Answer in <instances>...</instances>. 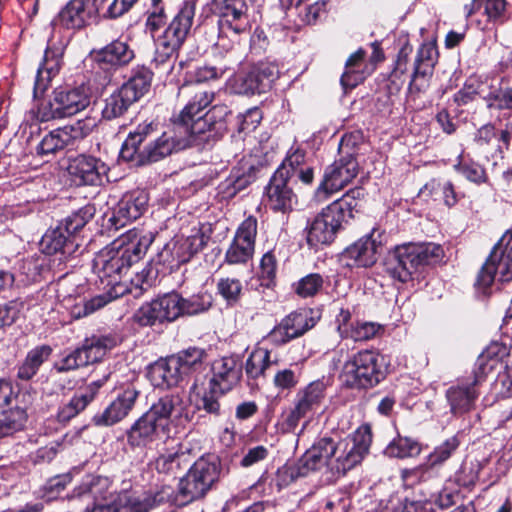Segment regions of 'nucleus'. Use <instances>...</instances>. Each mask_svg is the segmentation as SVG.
<instances>
[{
    "mask_svg": "<svg viewBox=\"0 0 512 512\" xmlns=\"http://www.w3.org/2000/svg\"><path fill=\"white\" fill-rule=\"evenodd\" d=\"M41 250L45 254H62L70 255L75 252L77 244L74 239L69 236L62 225H58L53 229H49L40 241Z\"/></svg>",
    "mask_w": 512,
    "mask_h": 512,
    "instance_id": "35",
    "label": "nucleus"
},
{
    "mask_svg": "<svg viewBox=\"0 0 512 512\" xmlns=\"http://www.w3.org/2000/svg\"><path fill=\"white\" fill-rule=\"evenodd\" d=\"M175 361L170 356L156 361L149 367L148 377L153 386L166 389L176 386L183 379V375Z\"/></svg>",
    "mask_w": 512,
    "mask_h": 512,
    "instance_id": "30",
    "label": "nucleus"
},
{
    "mask_svg": "<svg viewBox=\"0 0 512 512\" xmlns=\"http://www.w3.org/2000/svg\"><path fill=\"white\" fill-rule=\"evenodd\" d=\"M511 240L512 233L506 232L495 245L478 274V287L486 290L493 283L496 274L499 275L500 281L512 280V244L509 245Z\"/></svg>",
    "mask_w": 512,
    "mask_h": 512,
    "instance_id": "12",
    "label": "nucleus"
},
{
    "mask_svg": "<svg viewBox=\"0 0 512 512\" xmlns=\"http://www.w3.org/2000/svg\"><path fill=\"white\" fill-rule=\"evenodd\" d=\"M148 195L145 191H132L125 194L113 210L109 218L111 226L116 230L138 219L146 210Z\"/></svg>",
    "mask_w": 512,
    "mask_h": 512,
    "instance_id": "20",
    "label": "nucleus"
},
{
    "mask_svg": "<svg viewBox=\"0 0 512 512\" xmlns=\"http://www.w3.org/2000/svg\"><path fill=\"white\" fill-rule=\"evenodd\" d=\"M151 81L152 72L144 66H138L132 70L129 80L121 88L136 102L149 91Z\"/></svg>",
    "mask_w": 512,
    "mask_h": 512,
    "instance_id": "39",
    "label": "nucleus"
},
{
    "mask_svg": "<svg viewBox=\"0 0 512 512\" xmlns=\"http://www.w3.org/2000/svg\"><path fill=\"white\" fill-rule=\"evenodd\" d=\"M212 373L209 381L211 391L224 394L239 381L241 370L234 358L223 357L213 362Z\"/></svg>",
    "mask_w": 512,
    "mask_h": 512,
    "instance_id": "28",
    "label": "nucleus"
},
{
    "mask_svg": "<svg viewBox=\"0 0 512 512\" xmlns=\"http://www.w3.org/2000/svg\"><path fill=\"white\" fill-rule=\"evenodd\" d=\"M152 132L151 123L139 125L135 131L130 132L120 150V158L136 166L145 165L144 148L141 149L140 146Z\"/></svg>",
    "mask_w": 512,
    "mask_h": 512,
    "instance_id": "29",
    "label": "nucleus"
},
{
    "mask_svg": "<svg viewBox=\"0 0 512 512\" xmlns=\"http://www.w3.org/2000/svg\"><path fill=\"white\" fill-rule=\"evenodd\" d=\"M421 194L439 196L448 207L454 206L458 201L452 182L445 179H431L421 189Z\"/></svg>",
    "mask_w": 512,
    "mask_h": 512,
    "instance_id": "43",
    "label": "nucleus"
},
{
    "mask_svg": "<svg viewBox=\"0 0 512 512\" xmlns=\"http://www.w3.org/2000/svg\"><path fill=\"white\" fill-rule=\"evenodd\" d=\"M421 452V445L409 437L398 436L385 449V454L390 457L406 458L415 457Z\"/></svg>",
    "mask_w": 512,
    "mask_h": 512,
    "instance_id": "48",
    "label": "nucleus"
},
{
    "mask_svg": "<svg viewBox=\"0 0 512 512\" xmlns=\"http://www.w3.org/2000/svg\"><path fill=\"white\" fill-rule=\"evenodd\" d=\"M179 94L189 97V100L180 112L175 126L180 134L193 140L194 135L204 132L207 126L204 110L211 104L214 93L194 84H185L180 88Z\"/></svg>",
    "mask_w": 512,
    "mask_h": 512,
    "instance_id": "9",
    "label": "nucleus"
},
{
    "mask_svg": "<svg viewBox=\"0 0 512 512\" xmlns=\"http://www.w3.org/2000/svg\"><path fill=\"white\" fill-rule=\"evenodd\" d=\"M222 30L229 29L240 34L248 28L247 4L245 0H214Z\"/></svg>",
    "mask_w": 512,
    "mask_h": 512,
    "instance_id": "23",
    "label": "nucleus"
},
{
    "mask_svg": "<svg viewBox=\"0 0 512 512\" xmlns=\"http://www.w3.org/2000/svg\"><path fill=\"white\" fill-rule=\"evenodd\" d=\"M195 16V3L185 1L164 32L156 39L155 65L161 72L169 74L174 68V59L191 32Z\"/></svg>",
    "mask_w": 512,
    "mask_h": 512,
    "instance_id": "6",
    "label": "nucleus"
},
{
    "mask_svg": "<svg viewBox=\"0 0 512 512\" xmlns=\"http://www.w3.org/2000/svg\"><path fill=\"white\" fill-rule=\"evenodd\" d=\"M443 248L435 243H406L395 247L386 261V272L401 283L408 282L427 266L440 262Z\"/></svg>",
    "mask_w": 512,
    "mask_h": 512,
    "instance_id": "5",
    "label": "nucleus"
},
{
    "mask_svg": "<svg viewBox=\"0 0 512 512\" xmlns=\"http://www.w3.org/2000/svg\"><path fill=\"white\" fill-rule=\"evenodd\" d=\"M94 123L89 125L78 121L73 125H67L55 129L46 134L37 146V153L42 156L54 155L58 151L73 145L75 140L83 138L91 131Z\"/></svg>",
    "mask_w": 512,
    "mask_h": 512,
    "instance_id": "15",
    "label": "nucleus"
},
{
    "mask_svg": "<svg viewBox=\"0 0 512 512\" xmlns=\"http://www.w3.org/2000/svg\"><path fill=\"white\" fill-rule=\"evenodd\" d=\"M106 0H70L59 12L58 21L67 29H79L94 19Z\"/></svg>",
    "mask_w": 512,
    "mask_h": 512,
    "instance_id": "17",
    "label": "nucleus"
},
{
    "mask_svg": "<svg viewBox=\"0 0 512 512\" xmlns=\"http://www.w3.org/2000/svg\"><path fill=\"white\" fill-rule=\"evenodd\" d=\"M372 443L371 427L361 425L353 434L339 440L323 437L300 458L298 473L321 472L331 476L345 475L362 462Z\"/></svg>",
    "mask_w": 512,
    "mask_h": 512,
    "instance_id": "1",
    "label": "nucleus"
},
{
    "mask_svg": "<svg viewBox=\"0 0 512 512\" xmlns=\"http://www.w3.org/2000/svg\"><path fill=\"white\" fill-rule=\"evenodd\" d=\"M500 349L498 344H493L478 357L473 383L469 385H458L448 389L446 396L453 414L461 415L473 408L474 402L478 397L475 386L480 383L486 374L496 368L499 362L497 353Z\"/></svg>",
    "mask_w": 512,
    "mask_h": 512,
    "instance_id": "11",
    "label": "nucleus"
},
{
    "mask_svg": "<svg viewBox=\"0 0 512 512\" xmlns=\"http://www.w3.org/2000/svg\"><path fill=\"white\" fill-rule=\"evenodd\" d=\"M254 68L248 72L238 73L231 80V87L237 94L252 95L265 92Z\"/></svg>",
    "mask_w": 512,
    "mask_h": 512,
    "instance_id": "45",
    "label": "nucleus"
},
{
    "mask_svg": "<svg viewBox=\"0 0 512 512\" xmlns=\"http://www.w3.org/2000/svg\"><path fill=\"white\" fill-rule=\"evenodd\" d=\"M67 170L78 184L98 185L108 169L101 160L93 156L78 155L70 160Z\"/></svg>",
    "mask_w": 512,
    "mask_h": 512,
    "instance_id": "25",
    "label": "nucleus"
},
{
    "mask_svg": "<svg viewBox=\"0 0 512 512\" xmlns=\"http://www.w3.org/2000/svg\"><path fill=\"white\" fill-rule=\"evenodd\" d=\"M211 305V295H193L188 299L182 297L181 310H183V316L195 315L207 311L211 307Z\"/></svg>",
    "mask_w": 512,
    "mask_h": 512,
    "instance_id": "53",
    "label": "nucleus"
},
{
    "mask_svg": "<svg viewBox=\"0 0 512 512\" xmlns=\"http://www.w3.org/2000/svg\"><path fill=\"white\" fill-rule=\"evenodd\" d=\"M192 140L185 134H180L176 127L173 132H164L155 141L144 147V159L147 163L157 162L178 151L189 147Z\"/></svg>",
    "mask_w": 512,
    "mask_h": 512,
    "instance_id": "24",
    "label": "nucleus"
},
{
    "mask_svg": "<svg viewBox=\"0 0 512 512\" xmlns=\"http://www.w3.org/2000/svg\"><path fill=\"white\" fill-rule=\"evenodd\" d=\"M437 52L433 44L421 45L414 63V70L409 83L410 93H419L428 87Z\"/></svg>",
    "mask_w": 512,
    "mask_h": 512,
    "instance_id": "27",
    "label": "nucleus"
},
{
    "mask_svg": "<svg viewBox=\"0 0 512 512\" xmlns=\"http://www.w3.org/2000/svg\"><path fill=\"white\" fill-rule=\"evenodd\" d=\"M27 419L25 407H13L0 413V437L21 429Z\"/></svg>",
    "mask_w": 512,
    "mask_h": 512,
    "instance_id": "46",
    "label": "nucleus"
},
{
    "mask_svg": "<svg viewBox=\"0 0 512 512\" xmlns=\"http://www.w3.org/2000/svg\"><path fill=\"white\" fill-rule=\"evenodd\" d=\"M335 213V206H327L314 218L307 233V242L310 246L317 247L333 242L342 224Z\"/></svg>",
    "mask_w": 512,
    "mask_h": 512,
    "instance_id": "19",
    "label": "nucleus"
},
{
    "mask_svg": "<svg viewBox=\"0 0 512 512\" xmlns=\"http://www.w3.org/2000/svg\"><path fill=\"white\" fill-rule=\"evenodd\" d=\"M364 57L365 51L359 49L347 59L345 71L340 80L344 90L353 89L363 82L374 70V63L382 59L381 52L376 47L371 57V63H366Z\"/></svg>",
    "mask_w": 512,
    "mask_h": 512,
    "instance_id": "21",
    "label": "nucleus"
},
{
    "mask_svg": "<svg viewBox=\"0 0 512 512\" xmlns=\"http://www.w3.org/2000/svg\"><path fill=\"white\" fill-rule=\"evenodd\" d=\"M205 244V236L200 229H193L189 236L177 239L172 247V255L177 265L189 261Z\"/></svg>",
    "mask_w": 512,
    "mask_h": 512,
    "instance_id": "36",
    "label": "nucleus"
},
{
    "mask_svg": "<svg viewBox=\"0 0 512 512\" xmlns=\"http://www.w3.org/2000/svg\"><path fill=\"white\" fill-rule=\"evenodd\" d=\"M109 481L100 476H88L73 492V497H88L93 500L84 512H149L163 503L169 493L164 489L155 493L132 494L119 492L108 497Z\"/></svg>",
    "mask_w": 512,
    "mask_h": 512,
    "instance_id": "2",
    "label": "nucleus"
},
{
    "mask_svg": "<svg viewBox=\"0 0 512 512\" xmlns=\"http://www.w3.org/2000/svg\"><path fill=\"white\" fill-rule=\"evenodd\" d=\"M181 456L180 449L178 447H172L161 452L154 460L153 465L160 473H174L180 467Z\"/></svg>",
    "mask_w": 512,
    "mask_h": 512,
    "instance_id": "51",
    "label": "nucleus"
},
{
    "mask_svg": "<svg viewBox=\"0 0 512 512\" xmlns=\"http://www.w3.org/2000/svg\"><path fill=\"white\" fill-rule=\"evenodd\" d=\"M189 472L210 489L218 478L219 469L215 460L202 457L193 464Z\"/></svg>",
    "mask_w": 512,
    "mask_h": 512,
    "instance_id": "49",
    "label": "nucleus"
},
{
    "mask_svg": "<svg viewBox=\"0 0 512 512\" xmlns=\"http://www.w3.org/2000/svg\"><path fill=\"white\" fill-rule=\"evenodd\" d=\"M364 197V190L359 187L350 189L341 198L333 201L328 207H334L337 217L343 222L347 217H353V211L357 210L359 202Z\"/></svg>",
    "mask_w": 512,
    "mask_h": 512,
    "instance_id": "42",
    "label": "nucleus"
},
{
    "mask_svg": "<svg viewBox=\"0 0 512 512\" xmlns=\"http://www.w3.org/2000/svg\"><path fill=\"white\" fill-rule=\"evenodd\" d=\"M51 351V348L47 345L32 349L18 369V378L30 380L37 373L40 366L49 358Z\"/></svg>",
    "mask_w": 512,
    "mask_h": 512,
    "instance_id": "40",
    "label": "nucleus"
},
{
    "mask_svg": "<svg viewBox=\"0 0 512 512\" xmlns=\"http://www.w3.org/2000/svg\"><path fill=\"white\" fill-rule=\"evenodd\" d=\"M256 234L257 220L249 216L238 227L225 253L226 262L232 265L247 263L254 254Z\"/></svg>",
    "mask_w": 512,
    "mask_h": 512,
    "instance_id": "14",
    "label": "nucleus"
},
{
    "mask_svg": "<svg viewBox=\"0 0 512 512\" xmlns=\"http://www.w3.org/2000/svg\"><path fill=\"white\" fill-rule=\"evenodd\" d=\"M155 279L156 272L151 266L147 265L131 279L130 285H127V293L133 294L134 297H139L154 284Z\"/></svg>",
    "mask_w": 512,
    "mask_h": 512,
    "instance_id": "52",
    "label": "nucleus"
},
{
    "mask_svg": "<svg viewBox=\"0 0 512 512\" xmlns=\"http://www.w3.org/2000/svg\"><path fill=\"white\" fill-rule=\"evenodd\" d=\"M382 357L373 350H362L347 360L340 374L342 382L351 388H370L384 379Z\"/></svg>",
    "mask_w": 512,
    "mask_h": 512,
    "instance_id": "10",
    "label": "nucleus"
},
{
    "mask_svg": "<svg viewBox=\"0 0 512 512\" xmlns=\"http://www.w3.org/2000/svg\"><path fill=\"white\" fill-rule=\"evenodd\" d=\"M381 233L373 230L369 235L360 238L349 246L342 257L349 267H370L377 260L381 248Z\"/></svg>",
    "mask_w": 512,
    "mask_h": 512,
    "instance_id": "18",
    "label": "nucleus"
},
{
    "mask_svg": "<svg viewBox=\"0 0 512 512\" xmlns=\"http://www.w3.org/2000/svg\"><path fill=\"white\" fill-rule=\"evenodd\" d=\"M506 0H485L484 14L489 21L503 22L506 19Z\"/></svg>",
    "mask_w": 512,
    "mask_h": 512,
    "instance_id": "62",
    "label": "nucleus"
},
{
    "mask_svg": "<svg viewBox=\"0 0 512 512\" xmlns=\"http://www.w3.org/2000/svg\"><path fill=\"white\" fill-rule=\"evenodd\" d=\"M310 309H300L287 315L269 333V339L276 344H284L302 336L315 325Z\"/></svg>",
    "mask_w": 512,
    "mask_h": 512,
    "instance_id": "16",
    "label": "nucleus"
},
{
    "mask_svg": "<svg viewBox=\"0 0 512 512\" xmlns=\"http://www.w3.org/2000/svg\"><path fill=\"white\" fill-rule=\"evenodd\" d=\"M288 182L283 171H276L266 187L267 205L276 212L291 211L297 203V196Z\"/></svg>",
    "mask_w": 512,
    "mask_h": 512,
    "instance_id": "22",
    "label": "nucleus"
},
{
    "mask_svg": "<svg viewBox=\"0 0 512 512\" xmlns=\"http://www.w3.org/2000/svg\"><path fill=\"white\" fill-rule=\"evenodd\" d=\"M272 364L270 352L263 347L255 348L246 360L245 372L249 378L257 379L264 376L265 371Z\"/></svg>",
    "mask_w": 512,
    "mask_h": 512,
    "instance_id": "44",
    "label": "nucleus"
},
{
    "mask_svg": "<svg viewBox=\"0 0 512 512\" xmlns=\"http://www.w3.org/2000/svg\"><path fill=\"white\" fill-rule=\"evenodd\" d=\"M360 132L345 134L339 143V158L329 165L318 187V195L337 192L348 185L358 174V145L362 143Z\"/></svg>",
    "mask_w": 512,
    "mask_h": 512,
    "instance_id": "7",
    "label": "nucleus"
},
{
    "mask_svg": "<svg viewBox=\"0 0 512 512\" xmlns=\"http://www.w3.org/2000/svg\"><path fill=\"white\" fill-rule=\"evenodd\" d=\"M323 286V278L320 274L312 273L301 278L295 285V292L303 298L312 297Z\"/></svg>",
    "mask_w": 512,
    "mask_h": 512,
    "instance_id": "54",
    "label": "nucleus"
},
{
    "mask_svg": "<svg viewBox=\"0 0 512 512\" xmlns=\"http://www.w3.org/2000/svg\"><path fill=\"white\" fill-rule=\"evenodd\" d=\"M90 217L91 214L87 210H80L68 216L60 225H62L69 236L74 239V234L86 225Z\"/></svg>",
    "mask_w": 512,
    "mask_h": 512,
    "instance_id": "60",
    "label": "nucleus"
},
{
    "mask_svg": "<svg viewBox=\"0 0 512 512\" xmlns=\"http://www.w3.org/2000/svg\"><path fill=\"white\" fill-rule=\"evenodd\" d=\"M454 168L471 182L480 184L486 181L485 169L477 163H458L457 165L454 166Z\"/></svg>",
    "mask_w": 512,
    "mask_h": 512,
    "instance_id": "61",
    "label": "nucleus"
},
{
    "mask_svg": "<svg viewBox=\"0 0 512 512\" xmlns=\"http://www.w3.org/2000/svg\"><path fill=\"white\" fill-rule=\"evenodd\" d=\"M134 102L133 98L120 87L105 99L102 115L107 120L118 118L122 116Z\"/></svg>",
    "mask_w": 512,
    "mask_h": 512,
    "instance_id": "41",
    "label": "nucleus"
},
{
    "mask_svg": "<svg viewBox=\"0 0 512 512\" xmlns=\"http://www.w3.org/2000/svg\"><path fill=\"white\" fill-rule=\"evenodd\" d=\"M139 393V390L133 384L129 385L103 413L95 415L93 421L96 425L103 426H110L119 422L132 410Z\"/></svg>",
    "mask_w": 512,
    "mask_h": 512,
    "instance_id": "26",
    "label": "nucleus"
},
{
    "mask_svg": "<svg viewBox=\"0 0 512 512\" xmlns=\"http://www.w3.org/2000/svg\"><path fill=\"white\" fill-rule=\"evenodd\" d=\"M458 446L459 441L457 437L452 436L448 438L441 445L436 447L432 453H430L428 457L429 464L431 466H435L443 463L451 456Z\"/></svg>",
    "mask_w": 512,
    "mask_h": 512,
    "instance_id": "56",
    "label": "nucleus"
},
{
    "mask_svg": "<svg viewBox=\"0 0 512 512\" xmlns=\"http://www.w3.org/2000/svg\"><path fill=\"white\" fill-rule=\"evenodd\" d=\"M91 103L90 89L85 85L60 86L53 90L50 100L38 109V119L46 122L74 116Z\"/></svg>",
    "mask_w": 512,
    "mask_h": 512,
    "instance_id": "8",
    "label": "nucleus"
},
{
    "mask_svg": "<svg viewBox=\"0 0 512 512\" xmlns=\"http://www.w3.org/2000/svg\"><path fill=\"white\" fill-rule=\"evenodd\" d=\"M307 166L305 164V152L299 148L290 153L284 160L282 167L277 171H283L285 176L290 175L294 170Z\"/></svg>",
    "mask_w": 512,
    "mask_h": 512,
    "instance_id": "63",
    "label": "nucleus"
},
{
    "mask_svg": "<svg viewBox=\"0 0 512 512\" xmlns=\"http://www.w3.org/2000/svg\"><path fill=\"white\" fill-rule=\"evenodd\" d=\"M381 326L374 322H357L351 324L350 332L346 338L354 341H366L377 335Z\"/></svg>",
    "mask_w": 512,
    "mask_h": 512,
    "instance_id": "57",
    "label": "nucleus"
},
{
    "mask_svg": "<svg viewBox=\"0 0 512 512\" xmlns=\"http://www.w3.org/2000/svg\"><path fill=\"white\" fill-rule=\"evenodd\" d=\"M187 420L185 406L179 395H165L158 399L131 426L127 434L128 443L134 447L153 442L162 433L170 431V425L182 424Z\"/></svg>",
    "mask_w": 512,
    "mask_h": 512,
    "instance_id": "4",
    "label": "nucleus"
},
{
    "mask_svg": "<svg viewBox=\"0 0 512 512\" xmlns=\"http://www.w3.org/2000/svg\"><path fill=\"white\" fill-rule=\"evenodd\" d=\"M217 289L228 304H235L240 298L242 284L234 278H222L218 281Z\"/></svg>",
    "mask_w": 512,
    "mask_h": 512,
    "instance_id": "55",
    "label": "nucleus"
},
{
    "mask_svg": "<svg viewBox=\"0 0 512 512\" xmlns=\"http://www.w3.org/2000/svg\"><path fill=\"white\" fill-rule=\"evenodd\" d=\"M394 512H434V503L428 499H408L400 501Z\"/></svg>",
    "mask_w": 512,
    "mask_h": 512,
    "instance_id": "59",
    "label": "nucleus"
},
{
    "mask_svg": "<svg viewBox=\"0 0 512 512\" xmlns=\"http://www.w3.org/2000/svg\"><path fill=\"white\" fill-rule=\"evenodd\" d=\"M306 416L299 408L295 405L285 410L279 422V429L282 433H295L302 418Z\"/></svg>",
    "mask_w": 512,
    "mask_h": 512,
    "instance_id": "58",
    "label": "nucleus"
},
{
    "mask_svg": "<svg viewBox=\"0 0 512 512\" xmlns=\"http://www.w3.org/2000/svg\"><path fill=\"white\" fill-rule=\"evenodd\" d=\"M325 389L326 386L323 381L311 382L297 393L294 405L307 415L320 406Z\"/></svg>",
    "mask_w": 512,
    "mask_h": 512,
    "instance_id": "37",
    "label": "nucleus"
},
{
    "mask_svg": "<svg viewBox=\"0 0 512 512\" xmlns=\"http://www.w3.org/2000/svg\"><path fill=\"white\" fill-rule=\"evenodd\" d=\"M253 68L257 73L259 80H261V85L265 91L269 89L271 84L278 78L279 70L274 64H261Z\"/></svg>",
    "mask_w": 512,
    "mask_h": 512,
    "instance_id": "64",
    "label": "nucleus"
},
{
    "mask_svg": "<svg viewBox=\"0 0 512 512\" xmlns=\"http://www.w3.org/2000/svg\"><path fill=\"white\" fill-rule=\"evenodd\" d=\"M102 383L92 382L84 390L76 393L67 403L59 408L57 419L61 423H67L82 412L94 399Z\"/></svg>",
    "mask_w": 512,
    "mask_h": 512,
    "instance_id": "34",
    "label": "nucleus"
},
{
    "mask_svg": "<svg viewBox=\"0 0 512 512\" xmlns=\"http://www.w3.org/2000/svg\"><path fill=\"white\" fill-rule=\"evenodd\" d=\"M151 243V236L132 229L99 251L93 260V270L104 287L126 285L121 282L122 275L145 255Z\"/></svg>",
    "mask_w": 512,
    "mask_h": 512,
    "instance_id": "3",
    "label": "nucleus"
},
{
    "mask_svg": "<svg viewBox=\"0 0 512 512\" xmlns=\"http://www.w3.org/2000/svg\"><path fill=\"white\" fill-rule=\"evenodd\" d=\"M208 490L209 489L189 471L179 483V494L183 498V502H191L199 499L204 496Z\"/></svg>",
    "mask_w": 512,
    "mask_h": 512,
    "instance_id": "50",
    "label": "nucleus"
},
{
    "mask_svg": "<svg viewBox=\"0 0 512 512\" xmlns=\"http://www.w3.org/2000/svg\"><path fill=\"white\" fill-rule=\"evenodd\" d=\"M133 58V50L120 40L111 42L93 54L94 61L104 69L127 65Z\"/></svg>",
    "mask_w": 512,
    "mask_h": 512,
    "instance_id": "31",
    "label": "nucleus"
},
{
    "mask_svg": "<svg viewBox=\"0 0 512 512\" xmlns=\"http://www.w3.org/2000/svg\"><path fill=\"white\" fill-rule=\"evenodd\" d=\"M172 357L176 360L180 372L185 377L202 367L205 352L199 348H189Z\"/></svg>",
    "mask_w": 512,
    "mask_h": 512,
    "instance_id": "47",
    "label": "nucleus"
},
{
    "mask_svg": "<svg viewBox=\"0 0 512 512\" xmlns=\"http://www.w3.org/2000/svg\"><path fill=\"white\" fill-rule=\"evenodd\" d=\"M108 292L105 294L97 295L90 300L86 301L82 308L75 307L73 309V315L75 318L85 317L95 311L101 309L109 302L118 297H121L127 293V285H116L114 287H107Z\"/></svg>",
    "mask_w": 512,
    "mask_h": 512,
    "instance_id": "38",
    "label": "nucleus"
},
{
    "mask_svg": "<svg viewBox=\"0 0 512 512\" xmlns=\"http://www.w3.org/2000/svg\"><path fill=\"white\" fill-rule=\"evenodd\" d=\"M62 49L49 47L46 49L43 61L38 68L34 84V95L43 94L51 79L59 72L62 60Z\"/></svg>",
    "mask_w": 512,
    "mask_h": 512,
    "instance_id": "32",
    "label": "nucleus"
},
{
    "mask_svg": "<svg viewBox=\"0 0 512 512\" xmlns=\"http://www.w3.org/2000/svg\"><path fill=\"white\" fill-rule=\"evenodd\" d=\"M182 296L168 293L151 302L144 303L135 313L134 320L141 326H153L165 321L172 322L183 316Z\"/></svg>",
    "mask_w": 512,
    "mask_h": 512,
    "instance_id": "13",
    "label": "nucleus"
},
{
    "mask_svg": "<svg viewBox=\"0 0 512 512\" xmlns=\"http://www.w3.org/2000/svg\"><path fill=\"white\" fill-rule=\"evenodd\" d=\"M117 344L118 338L115 335H93L79 348L80 362L84 361L85 365L98 362Z\"/></svg>",
    "mask_w": 512,
    "mask_h": 512,
    "instance_id": "33",
    "label": "nucleus"
}]
</instances>
